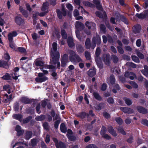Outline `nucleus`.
Returning <instances> with one entry per match:
<instances>
[{"label": "nucleus", "mask_w": 148, "mask_h": 148, "mask_svg": "<svg viewBox=\"0 0 148 148\" xmlns=\"http://www.w3.org/2000/svg\"><path fill=\"white\" fill-rule=\"evenodd\" d=\"M60 53L59 52H52L50 58V63L54 65L57 64V68L60 69V63L58 62L60 58Z\"/></svg>", "instance_id": "f257e3e1"}, {"label": "nucleus", "mask_w": 148, "mask_h": 148, "mask_svg": "<svg viewBox=\"0 0 148 148\" xmlns=\"http://www.w3.org/2000/svg\"><path fill=\"white\" fill-rule=\"evenodd\" d=\"M70 54L69 59L72 62H82V60L81 58L79 55L77 54L73 50H70L69 51Z\"/></svg>", "instance_id": "f03ea898"}, {"label": "nucleus", "mask_w": 148, "mask_h": 148, "mask_svg": "<svg viewBox=\"0 0 148 148\" xmlns=\"http://www.w3.org/2000/svg\"><path fill=\"white\" fill-rule=\"evenodd\" d=\"M14 21L15 23L20 26H23L25 24V19L20 14L14 17Z\"/></svg>", "instance_id": "7ed1b4c3"}, {"label": "nucleus", "mask_w": 148, "mask_h": 148, "mask_svg": "<svg viewBox=\"0 0 148 148\" xmlns=\"http://www.w3.org/2000/svg\"><path fill=\"white\" fill-rule=\"evenodd\" d=\"M92 43L93 47H95L96 45H99L101 42V40L100 36L98 34H96L95 36H94L92 39Z\"/></svg>", "instance_id": "20e7f679"}, {"label": "nucleus", "mask_w": 148, "mask_h": 148, "mask_svg": "<svg viewBox=\"0 0 148 148\" xmlns=\"http://www.w3.org/2000/svg\"><path fill=\"white\" fill-rule=\"evenodd\" d=\"M62 12L59 9H56V12L58 17L60 19H62V16H65L66 15V12L64 7H62Z\"/></svg>", "instance_id": "39448f33"}, {"label": "nucleus", "mask_w": 148, "mask_h": 148, "mask_svg": "<svg viewBox=\"0 0 148 148\" xmlns=\"http://www.w3.org/2000/svg\"><path fill=\"white\" fill-rule=\"evenodd\" d=\"M53 140L56 148H66V145L62 141H60L59 142L57 138H54Z\"/></svg>", "instance_id": "423d86ee"}, {"label": "nucleus", "mask_w": 148, "mask_h": 148, "mask_svg": "<svg viewBox=\"0 0 148 148\" xmlns=\"http://www.w3.org/2000/svg\"><path fill=\"white\" fill-rule=\"evenodd\" d=\"M135 16L140 19H145L148 20V10L145 11L144 13H136Z\"/></svg>", "instance_id": "0eeeda50"}, {"label": "nucleus", "mask_w": 148, "mask_h": 148, "mask_svg": "<svg viewBox=\"0 0 148 148\" xmlns=\"http://www.w3.org/2000/svg\"><path fill=\"white\" fill-rule=\"evenodd\" d=\"M136 108L138 112L140 113L145 114L148 113L147 109L142 106H138Z\"/></svg>", "instance_id": "6e6552de"}, {"label": "nucleus", "mask_w": 148, "mask_h": 148, "mask_svg": "<svg viewBox=\"0 0 148 148\" xmlns=\"http://www.w3.org/2000/svg\"><path fill=\"white\" fill-rule=\"evenodd\" d=\"M85 25L88 29H91L92 30H94L96 28L95 23L92 22L86 21L85 23Z\"/></svg>", "instance_id": "1a4fd4ad"}, {"label": "nucleus", "mask_w": 148, "mask_h": 148, "mask_svg": "<svg viewBox=\"0 0 148 148\" xmlns=\"http://www.w3.org/2000/svg\"><path fill=\"white\" fill-rule=\"evenodd\" d=\"M103 61L105 64L109 66L110 64V55L109 54H104L103 56Z\"/></svg>", "instance_id": "9d476101"}, {"label": "nucleus", "mask_w": 148, "mask_h": 148, "mask_svg": "<svg viewBox=\"0 0 148 148\" xmlns=\"http://www.w3.org/2000/svg\"><path fill=\"white\" fill-rule=\"evenodd\" d=\"M85 45L87 49H90V48L94 49L95 47L92 46V42L91 43L90 40L88 38H87L85 42Z\"/></svg>", "instance_id": "9b49d317"}, {"label": "nucleus", "mask_w": 148, "mask_h": 148, "mask_svg": "<svg viewBox=\"0 0 148 148\" xmlns=\"http://www.w3.org/2000/svg\"><path fill=\"white\" fill-rule=\"evenodd\" d=\"M93 2L95 5L97 10L102 12L103 11V9L101 4L100 0H93Z\"/></svg>", "instance_id": "f8f14e48"}, {"label": "nucleus", "mask_w": 148, "mask_h": 148, "mask_svg": "<svg viewBox=\"0 0 148 148\" xmlns=\"http://www.w3.org/2000/svg\"><path fill=\"white\" fill-rule=\"evenodd\" d=\"M141 26L140 24L135 25L132 27V32L134 34H137L140 32Z\"/></svg>", "instance_id": "ddd939ff"}, {"label": "nucleus", "mask_w": 148, "mask_h": 148, "mask_svg": "<svg viewBox=\"0 0 148 148\" xmlns=\"http://www.w3.org/2000/svg\"><path fill=\"white\" fill-rule=\"evenodd\" d=\"M120 110L122 112L125 113L132 114L134 112L133 110L130 108L126 107H121Z\"/></svg>", "instance_id": "4468645a"}, {"label": "nucleus", "mask_w": 148, "mask_h": 148, "mask_svg": "<svg viewBox=\"0 0 148 148\" xmlns=\"http://www.w3.org/2000/svg\"><path fill=\"white\" fill-rule=\"evenodd\" d=\"M0 68L8 69L9 68L8 62L2 60H0Z\"/></svg>", "instance_id": "2eb2a0df"}, {"label": "nucleus", "mask_w": 148, "mask_h": 148, "mask_svg": "<svg viewBox=\"0 0 148 148\" xmlns=\"http://www.w3.org/2000/svg\"><path fill=\"white\" fill-rule=\"evenodd\" d=\"M20 101L24 104H30L32 102L30 99L25 97H21L20 99Z\"/></svg>", "instance_id": "dca6fc26"}, {"label": "nucleus", "mask_w": 148, "mask_h": 148, "mask_svg": "<svg viewBox=\"0 0 148 148\" xmlns=\"http://www.w3.org/2000/svg\"><path fill=\"white\" fill-rule=\"evenodd\" d=\"M108 132L114 137H116L117 134L113 127L111 126H109L108 128Z\"/></svg>", "instance_id": "f3484780"}, {"label": "nucleus", "mask_w": 148, "mask_h": 148, "mask_svg": "<svg viewBox=\"0 0 148 148\" xmlns=\"http://www.w3.org/2000/svg\"><path fill=\"white\" fill-rule=\"evenodd\" d=\"M67 42L68 46L70 47H73L75 46V44L73 42V38L71 36H69L67 40Z\"/></svg>", "instance_id": "a211bd4d"}, {"label": "nucleus", "mask_w": 148, "mask_h": 148, "mask_svg": "<svg viewBox=\"0 0 148 148\" xmlns=\"http://www.w3.org/2000/svg\"><path fill=\"white\" fill-rule=\"evenodd\" d=\"M19 10L20 12L25 17L27 18L28 17L29 13L27 10L24 9L22 7L20 6Z\"/></svg>", "instance_id": "6ab92c4d"}, {"label": "nucleus", "mask_w": 148, "mask_h": 148, "mask_svg": "<svg viewBox=\"0 0 148 148\" xmlns=\"http://www.w3.org/2000/svg\"><path fill=\"white\" fill-rule=\"evenodd\" d=\"M96 73V71L95 68L90 69L87 72V74L89 76L92 77L95 76Z\"/></svg>", "instance_id": "aec40b11"}, {"label": "nucleus", "mask_w": 148, "mask_h": 148, "mask_svg": "<svg viewBox=\"0 0 148 148\" xmlns=\"http://www.w3.org/2000/svg\"><path fill=\"white\" fill-rule=\"evenodd\" d=\"M18 34L17 32L16 31H13L11 33H9L8 36V40L11 41L13 40V37L16 36Z\"/></svg>", "instance_id": "412c9836"}, {"label": "nucleus", "mask_w": 148, "mask_h": 148, "mask_svg": "<svg viewBox=\"0 0 148 148\" xmlns=\"http://www.w3.org/2000/svg\"><path fill=\"white\" fill-rule=\"evenodd\" d=\"M116 80L114 75L113 74H111L109 77L110 85L113 86L116 83Z\"/></svg>", "instance_id": "4be33fe9"}, {"label": "nucleus", "mask_w": 148, "mask_h": 148, "mask_svg": "<svg viewBox=\"0 0 148 148\" xmlns=\"http://www.w3.org/2000/svg\"><path fill=\"white\" fill-rule=\"evenodd\" d=\"M23 117V115L20 114H15L12 115V117L14 119L18 120L21 123L22 122Z\"/></svg>", "instance_id": "5701e85b"}, {"label": "nucleus", "mask_w": 148, "mask_h": 148, "mask_svg": "<svg viewBox=\"0 0 148 148\" xmlns=\"http://www.w3.org/2000/svg\"><path fill=\"white\" fill-rule=\"evenodd\" d=\"M32 132L31 131L27 130L26 131L24 138L26 140H28L32 137Z\"/></svg>", "instance_id": "b1692460"}, {"label": "nucleus", "mask_w": 148, "mask_h": 148, "mask_svg": "<svg viewBox=\"0 0 148 148\" xmlns=\"http://www.w3.org/2000/svg\"><path fill=\"white\" fill-rule=\"evenodd\" d=\"M76 27L78 29L80 30H83L84 28V24L81 22L79 21H77Z\"/></svg>", "instance_id": "393cba45"}, {"label": "nucleus", "mask_w": 148, "mask_h": 148, "mask_svg": "<svg viewBox=\"0 0 148 148\" xmlns=\"http://www.w3.org/2000/svg\"><path fill=\"white\" fill-rule=\"evenodd\" d=\"M76 49L77 52L79 53H81L84 51V49L83 46L81 44H78L76 46Z\"/></svg>", "instance_id": "a878e982"}, {"label": "nucleus", "mask_w": 148, "mask_h": 148, "mask_svg": "<svg viewBox=\"0 0 148 148\" xmlns=\"http://www.w3.org/2000/svg\"><path fill=\"white\" fill-rule=\"evenodd\" d=\"M113 86L114 88L112 89V91L113 93H117V90H120L121 88L118 84H115Z\"/></svg>", "instance_id": "bb28decb"}, {"label": "nucleus", "mask_w": 148, "mask_h": 148, "mask_svg": "<svg viewBox=\"0 0 148 148\" xmlns=\"http://www.w3.org/2000/svg\"><path fill=\"white\" fill-rule=\"evenodd\" d=\"M93 95L97 100L99 101H102V97L98 92H93Z\"/></svg>", "instance_id": "cd10ccee"}, {"label": "nucleus", "mask_w": 148, "mask_h": 148, "mask_svg": "<svg viewBox=\"0 0 148 148\" xmlns=\"http://www.w3.org/2000/svg\"><path fill=\"white\" fill-rule=\"evenodd\" d=\"M47 79V77L45 76L42 77H36L35 79V81L37 82L41 83L45 82Z\"/></svg>", "instance_id": "c85d7f7f"}, {"label": "nucleus", "mask_w": 148, "mask_h": 148, "mask_svg": "<svg viewBox=\"0 0 148 148\" xmlns=\"http://www.w3.org/2000/svg\"><path fill=\"white\" fill-rule=\"evenodd\" d=\"M60 130L63 133H65L67 132V128L66 127L65 124L64 123H62L60 125Z\"/></svg>", "instance_id": "c756f323"}, {"label": "nucleus", "mask_w": 148, "mask_h": 148, "mask_svg": "<svg viewBox=\"0 0 148 148\" xmlns=\"http://www.w3.org/2000/svg\"><path fill=\"white\" fill-rule=\"evenodd\" d=\"M123 99L125 102L126 104L128 106H130L132 103L133 102L132 100L129 98L125 97L123 98Z\"/></svg>", "instance_id": "7c9ffc66"}, {"label": "nucleus", "mask_w": 148, "mask_h": 148, "mask_svg": "<svg viewBox=\"0 0 148 148\" xmlns=\"http://www.w3.org/2000/svg\"><path fill=\"white\" fill-rule=\"evenodd\" d=\"M144 69L142 70L141 72L145 76L148 75V66L145 65L144 66Z\"/></svg>", "instance_id": "2f4dec72"}, {"label": "nucleus", "mask_w": 148, "mask_h": 148, "mask_svg": "<svg viewBox=\"0 0 148 148\" xmlns=\"http://www.w3.org/2000/svg\"><path fill=\"white\" fill-rule=\"evenodd\" d=\"M86 113L85 112H81L79 113L76 115L77 117L80 118L81 119H84L86 118Z\"/></svg>", "instance_id": "473e14b6"}, {"label": "nucleus", "mask_w": 148, "mask_h": 148, "mask_svg": "<svg viewBox=\"0 0 148 148\" xmlns=\"http://www.w3.org/2000/svg\"><path fill=\"white\" fill-rule=\"evenodd\" d=\"M35 65L37 66H42L44 65V63L40 60H36L35 62Z\"/></svg>", "instance_id": "72a5a7b5"}, {"label": "nucleus", "mask_w": 148, "mask_h": 148, "mask_svg": "<svg viewBox=\"0 0 148 148\" xmlns=\"http://www.w3.org/2000/svg\"><path fill=\"white\" fill-rule=\"evenodd\" d=\"M45 116L42 114L39 116H37L35 118L36 120L37 121H41L44 120L45 119Z\"/></svg>", "instance_id": "f704fd0d"}, {"label": "nucleus", "mask_w": 148, "mask_h": 148, "mask_svg": "<svg viewBox=\"0 0 148 148\" xmlns=\"http://www.w3.org/2000/svg\"><path fill=\"white\" fill-rule=\"evenodd\" d=\"M83 3L85 6H88L91 8H94L95 5L92 3L88 1H84Z\"/></svg>", "instance_id": "c9c22d12"}, {"label": "nucleus", "mask_w": 148, "mask_h": 148, "mask_svg": "<svg viewBox=\"0 0 148 148\" xmlns=\"http://www.w3.org/2000/svg\"><path fill=\"white\" fill-rule=\"evenodd\" d=\"M104 106V103H101L99 104H97L95 106V108L96 110H100Z\"/></svg>", "instance_id": "e433bc0d"}, {"label": "nucleus", "mask_w": 148, "mask_h": 148, "mask_svg": "<svg viewBox=\"0 0 148 148\" xmlns=\"http://www.w3.org/2000/svg\"><path fill=\"white\" fill-rule=\"evenodd\" d=\"M61 34L62 38L63 39H67V35L65 30L64 29H61Z\"/></svg>", "instance_id": "4c0bfd02"}, {"label": "nucleus", "mask_w": 148, "mask_h": 148, "mask_svg": "<svg viewBox=\"0 0 148 148\" xmlns=\"http://www.w3.org/2000/svg\"><path fill=\"white\" fill-rule=\"evenodd\" d=\"M32 117L31 116H28L27 118L24 119L23 120H22V122L23 124H26L28 123L32 119Z\"/></svg>", "instance_id": "58836bf2"}, {"label": "nucleus", "mask_w": 148, "mask_h": 148, "mask_svg": "<svg viewBox=\"0 0 148 148\" xmlns=\"http://www.w3.org/2000/svg\"><path fill=\"white\" fill-rule=\"evenodd\" d=\"M49 5V4L48 2L47 1L44 3L42 4V7L41 8V10L42 11L46 10Z\"/></svg>", "instance_id": "ea45409f"}, {"label": "nucleus", "mask_w": 148, "mask_h": 148, "mask_svg": "<svg viewBox=\"0 0 148 148\" xmlns=\"http://www.w3.org/2000/svg\"><path fill=\"white\" fill-rule=\"evenodd\" d=\"M1 78L5 80H9L11 79V76L9 73H6L5 74L1 77Z\"/></svg>", "instance_id": "a19ab883"}, {"label": "nucleus", "mask_w": 148, "mask_h": 148, "mask_svg": "<svg viewBox=\"0 0 148 148\" xmlns=\"http://www.w3.org/2000/svg\"><path fill=\"white\" fill-rule=\"evenodd\" d=\"M67 137L69 140L73 142H74L77 140L76 136L73 135H68Z\"/></svg>", "instance_id": "79ce46f5"}, {"label": "nucleus", "mask_w": 148, "mask_h": 148, "mask_svg": "<svg viewBox=\"0 0 148 148\" xmlns=\"http://www.w3.org/2000/svg\"><path fill=\"white\" fill-rule=\"evenodd\" d=\"M16 51L20 52L21 53H26V49L23 47H18Z\"/></svg>", "instance_id": "37998d69"}, {"label": "nucleus", "mask_w": 148, "mask_h": 148, "mask_svg": "<svg viewBox=\"0 0 148 148\" xmlns=\"http://www.w3.org/2000/svg\"><path fill=\"white\" fill-rule=\"evenodd\" d=\"M107 132V128L104 126H102L100 132L101 135L102 136L106 134Z\"/></svg>", "instance_id": "c03bdc74"}, {"label": "nucleus", "mask_w": 148, "mask_h": 148, "mask_svg": "<svg viewBox=\"0 0 148 148\" xmlns=\"http://www.w3.org/2000/svg\"><path fill=\"white\" fill-rule=\"evenodd\" d=\"M100 30L103 33L105 34L106 32V26L103 24H101L100 25Z\"/></svg>", "instance_id": "a18cd8bd"}, {"label": "nucleus", "mask_w": 148, "mask_h": 148, "mask_svg": "<svg viewBox=\"0 0 148 148\" xmlns=\"http://www.w3.org/2000/svg\"><path fill=\"white\" fill-rule=\"evenodd\" d=\"M111 59L112 60L114 64L117 63L119 60L118 58L114 55H112Z\"/></svg>", "instance_id": "49530a36"}, {"label": "nucleus", "mask_w": 148, "mask_h": 148, "mask_svg": "<svg viewBox=\"0 0 148 148\" xmlns=\"http://www.w3.org/2000/svg\"><path fill=\"white\" fill-rule=\"evenodd\" d=\"M61 59L62 61L68 62L69 60L68 55L66 53L64 54Z\"/></svg>", "instance_id": "de8ad7c7"}, {"label": "nucleus", "mask_w": 148, "mask_h": 148, "mask_svg": "<svg viewBox=\"0 0 148 148\" xmlns=\"http://www.w3.org/2000/svg\"><path fill=\"white\" fill-rule=\"evenodd\" d=\"M115 121L119 125H121L122 124L123 121L121 118L120 117H116L115 118Z\"/></svg>", "instance_id": "09e8293b"}, {"label": "nucleus", "mask_w": 148, "mask_h": 148, "mask_svg": "<svg viewBox=\"0 0 148 148\" xmlns=\"http://www.w3.org/2000/svg\"><path fill=\"white\" fill-rule=\"evenodd\" d=\"M31 145L32 147L35 146L38 143V140L36 138H33L31 140Z\"/></svg>", "instance_id": "8fccbe9b"}, {"label": "nucleus", "mask_w": 148, "mask_h": 148, "mask_svg": "<svg viewBox=\"0 0 148 148\" xmlns=\"http://www.w3.org/2000/svg\"><path fill=\"white\" fill-rule=\"evenodd\" d=\"M101 52V49L100 47H97L95 52L96 57H98L100 56Z\"/></svg>", "instance_id": "3c124183"}, {"label": "nucleus", "mask_w": 148, "mask_h": 148, "mask_svg": "<svg viewBox=\"0 0 148 148\" xmlns=\"http://www.w3.org/2000/svg\"><path fill=\"white\" fill-rule=\"evenodd\" d=\"M107 85L106 83H103L101 86L100 87V90L102 91H105L107 88Z\"/></svg>", "instance_id": "603ef678"}, {"label": "nucleus", "mask_w": 148, "mask_h": 148, "mask_svg": "<svg viewBox=\"0 0 148 148\" xmlns=\"http://www.w3.org/2000/svg\"><path fill=\"white\" fill-rule=\"evenodd\" d=\"M102 114L103 116L106 119H108L111 117L110 114L106 112H103Z\"/></svg>", "instance_id": "864d4df0"}, {"label": "nucleus", "mask_w": 148, "mask_h": 148, "mask_svg": "<svg viewBox=\"0 0 148 148\" xmlns=\"http://www.w3.org/2000/svg\"><path fill=\"white\" fill-rule=\"evenodd\" d=\"M107 101L109 104H113L114 103V100L112 97H110L107 99Z\"/></svg>", "instance_id": "5fc2aeb1"}, {"label": "nucleus", "mask_w": 148, "mask_h": 148, "mask_svg": "<svg viewBox=\"0 0 148 148\" xmlns=\"http://www.w3.org/2000/svg\"><path fill=\"white\" fill-rule=\"evenodd\" d=\"M121 20L125 24H127L128 23V21L126 18L123 16H122L120 17Z\"/></svg>", "instance_id": "6e6d98bb"}, {"label": "nucleus", "mask_w": 148, "mask_h": 148, "mask_svg": "<svg viewBox=\"0 0 148 148\" xmlns=\"http://www.w3.org/2000/svg\"><path fill=\"white\" fill-rule=\"evenodd\" d=\"M8 40L9 41V45L10 47L13 49L15 50L16 47L15 45L13 44V40H12L10 41L9 40Z\"/></svg>", "instance_id": "4d7b16f0"}, {"label": "nucleus", "mask_w": 148, "mask_h": 148, "mask_svg": "<svg viewBox=\"0 0 148 148\" xmlns=\"http://www.w3.org/2000/svg\"><path fill=\"white\" fill-rule=\"evenodd\" d=\"M85 56L87 60H90L91 59V56L90 53L87 51L85 52Z\"/></svg>", "instance_id": "13d9d810"}, {"label": "nucleus", "mask_w": 148, "mask_h": 148, "mask_svg": "<svg viewBox=\"0 0 148 148\" xmlns=\"http://www.w3.org/2000/svg\"><path fill=\"white\" fill-rule=\"evenodd\" d=\"M132 60L135 62L139 63L140 62L139 58L136 56H132Z\"/></svg>", "instance_id": "bf43d9fd"}, {"label": "nucleus", "mask_w": 148, "mask_h": 148, "mask_svg": "<svg viewBox=\"0 0 148 148\" xmlns=\"http://www.w3.org/2000/svg\"><path fill=\"white\" fill-rule=\"evenodd\" d=\"M4 58L6 60H7L8 62L10 59V57L8 53H6L4 54Z\"/></svg>", "instance_id": "052dcab7"}, {"label": "nucleus", "mask_w": 148, "mask_h": 148, "mask_svg": "<svg viewBox=\"0 0 148 148\" xmlns=\"http://www.w3.org/2000/svg\"><path fill=\"white\" fill-rule=\"evenodd\" d=\"M119 81L122 83H124L126 82L125 78L123 76H120L119 77Z\"/></svg>", "instance_id": "680f3d73"}, {"label": "nucleus", "mask_w": 148, "mask_h": 148, "mask_svg": "<svg viewBox=\"0 0 148 148\" xmlns=\"http://www.w3.org/2000/svg\"><path fill=\"white\" fill-rule=\"evenodd\" d=\"M49 124L47 122H45L44 123L43 125V127L44 129L47 130H49Z\"/></svg>", "instance_id": "e2e57ef3"}, {"label": "nucleus", "mask_w": 148, "mask_h": 148, "mask_svg": "<svg viewBox=\"0 0 148 148\" xmlns=\"http://www.w3.org/2000/svg\"><path fill=\"white\" fill-rule=\"evenodd\" d=\"M60 120H57L54 122V127L55 129H57L58 128L60 123Z\"/></svg>", "instance_id": "0e129e2a"}, {"label": "nucleus", "mask_w": 148, "mask_h": 148, "mask_svg": "<svg viewBox=\"0 0 148 148\" xmlns=\"http://www.w3.org/2000/svg\"><path fill=\"white\" fill-rule=\"evenodd\" d=\"M118 130L123 135H125L126 134L125 131L124 130L123 128L122 127H119Z\"/></svg>", "instance_id": "69168bd1"}, {"label": "nucleus", "mask_w": 148, "mask_h": 148, "mask_svg": "<svg viewBox=\"0 0 148 148\" xmlns=\"http://www.w3.org/2000/svg\"><path fill=\"white\" fill-rule=\"evenodd\" d=\"M141 123L148 127V121L147 119H143L141 121Z\"/></svg>", "instance_id": "338daca9"}, {"label": "nucleus", "mask_w": 148, "mask_h": 148, "mask_svg": "<svg viewBox=\"0 0 148 148\" xmlns=\"http://www.w3.org/2000/svg\"><path fill=\"white\" fill-rule=\"evenodd\" d=\"M86 148H98V147L95 144H89L86 146Z\"/></svg>", "instance_id": "774afa93"}]
</instances>
